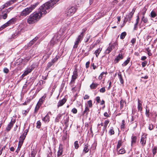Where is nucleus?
Wrapping results in <instances>:
<instances>
[{
	"instance_id": "9b49d317",
	"label": "nucleus",
	"mask_w": 157,
	"mask_h": 157,
	"mask_svg": "<svg viewBox=\"0 0 157 157\" xmlns=\"http://www.w3.org/2000/svg\"><path fill=\"white\" fill-rule=\"evenodd\" d=\"M15 120H11L10 123L8 124L7 127L6 128V130L7 131H9L11 128L12 127L13 124L15 123Z\"/></svg>"
},
{
	"instance_id": "37998d69",
	"label": "nucleus",
	"mask_w": 157,
	"mask_h": 157,
	"mask_svg": "<svg viewBox=\"0 0 157 157\" xmlns=\"http://www.w3.org/2000/svg\"><path fill=\"white\" fill-rule=\"evenodd\" d=\"M13 7H10L8 8V9H6L5 11H3L4 12H6L7 13H9L10 11L13 9Z\"/></svg>"
},
{
	"instance_id": "0e129e2a",
	"label": "nucleus",
	"mask_w": 157,
	"mask_h": 157,
	"mask_svg": "<svg viewBox=\"0 0 157 157\" xmlns=\"http://www.w3.org/2000/svg\"><path fill=\"white\" fill-rule=\"evenodd\" d=\"M8 26V25L7 23H6L5 24L1 26V28L2 29H4L6 27Z\"/></svg>"
},
{
	"instance_id": "1a4fd4ad",
	"label": "nucleus",
	"mask_w": 157,
	"mask_h": 157,
	"mask_svg": "<svg viewBox=\"0 0 157 157\" xmlns=\"http://www.w3.org/2000/svg\"><path fill=\"white\" fill-rule=\"evenodd\" d=\"M89 150V145L88 144H84V148L83 150V154H85L88 152Z\"/></svg>"
},
{
	"instance_id": "4d7b16f0",
	"label": "nucleus",
	"mask_w": 157,
	"mask_h": 157,
	"mask_svg": "<svg viewBox=\"0 0 157 157\" xmlns=\"http://www.w3.org/2000/svg\"><path fill=\"white\" fill-rule=\"evenodd\" d=\"M63 151L60 150H58V151L57 156H59L61 155L62 154V152Z\"/></svg>"
},
{
	"instance_id": "c9c22d12",
	"label": "nucleus",
	"mask_w": 157,
	"mask_h": 157,
	"mask_svg": "<svg viewBox=\"0 0 157 157\" xmlns=\"http://www.w3.org/2000/svg\"><path fill=\"white\" fill-rule=\"evenodd\" d=\"M125 150L124 149H120L117 152L118 154H123L125 152Z\"/></svg>"
},
{
	"instance_id": "c756f323",
	"label": "nucleus",
	"mask_w": 157,
	"mask_h": 157,
	"mask_svg": "<svg viewBox=\"0 0 157 157\" xmlns=\"http://www.w3.org/2000/svg\"><path fill=\"white\" fill-rule=\"evenodd\" d=\"M130 60V58H129L125 60L124 63L122 64V66H126L127 65L128 63L129 62Z\"/></svg>"
},
{
	"instance_id": "13d9d810",
	"label": "nucleus",
	"mask_w": 157,
	"mask_h": 157,
	"mask_svg": "<svg viewBox=\"0 0 157 157\" xmlns=\"http://www.w3.org/2000/svg\"><path fill=\"white\" fill-rule=\"evenodd\" d=\"M29 83H30V82H29V81L28 80H27L26 82V83L23 86V89L25 88L27 86V84H29Z\"/></svg>"
},
{
	"instance_id": "09e8293b",
	"label": "nucleus",
	"mask_w": 157,
	"mask_h": 157,
	"mask_svg": "<svg viewBox=\"0 0 157 157\" xmlns=\"http://www.w3.org/2000/svg\"><path fill=\"white\" fill-rule=\"evenodd\" d=\"M154 128L153 125L151 124H149V126L148 127V128L150 130H152Z\"/></svg>"
},
{
	"instance_id": "a19ab883",
	"label": "nucleus",
	"mask_w": 157,
	"mask_h": 157,
	"mask_svg": "<svg viewBox=\"0 0 157 157\" xmlns=\"http://www.w3.org/2000/svg\"><path fill=\"white\" fill-rule=\"evenodd\" d=\"M150 14H151V17H153V18L155 17L156 16V13L153 11H152L151 12Z\"/></svg>"
},
{
	"instance_id": "423d86ee",
	"label": "nucleus",
	"mask_w": 157,
	"mask_h": 157,
	"mask_svg": "<svg viewBox=\"0 0 157 157\" xmlns=\"http://www.w3.org/2000/svg\"><path fill=\"white\" fill-rule=\"evenodd\" d=\"M117 42H114L112 44H109V46L105 51L106 54H109L115 47H117Z\"/></svg>"
},
{
	"instance_id": "680f3d73",
	"label": "nucleus",
	"mask_w": 157,
	"mask_h": 157,
	"mask_svg": "<svg viewBox=\"0 0 157 157\" xmlns=\"http://www.w3.org/2000/svg\"><path fill=\"white\" fill-rule=\"evenodd\" d=\"M71 112L74 113L75 114L77 112V109L75 108H73Z\"/></svg>"
},
{
	"instance_id": "b1692460",
	"label": "nucleus",
	"mask_w": 157,
	"mask_h": 157,
	"mask_svg": "<svg viewBox=\"0 0 157 157\" xmlns=\"http://www.w3.org/2000/svg\"><path fill=\"white\" fill-rule=\"evenodd\" d=\"M63 114H59L56 117L55 121L56 122H58L60 118L63 115Z\"/></svg>"
},
{
	"instance_id": "4c0bfd02",
	"label": "nucleus",
	"mask_w": 157,
	"mask_h": 157,
	"mask_svg": "<svg viewBox=\"0 0 157 157\" xmlns=\"http://www.w3.org/2000/svg\"><path fill=\"white\" fill-rule=\"evenodd\" d=\"M74 145L75 149H78L79 147L78 142L77 141H75L74 142Z\"/></svg>"
},
{
	"instance_id": "2f4dec72",
	"label": "nucleus",
	"mask_w": 157,
	"mask_h": 157,
	"mask_svg": "<svg viewBox=\"0 0 157 157\" xmlns=\"http://www.w3.org/2000/svg\"><path fill=\"white\" fill-rule=\"evenodd\" d=\"M107 72H102L100 74V75L99 76V77H98V79L99 80H100L102 78V76H103V75H104V74L107 75Z\"/></svg>"
},
{
	"instance_id": "e433bc0d",
	"label": "nucleus",
	"mask_w": 157,
	"mask_h": 157,
	"mask_svg": "<svg viewBox=\"0 0 157 157\" xmlns=\"http://www.w3.org/2000/svg\"><path fill=\"white\" fill-rule=\"evenodd\" d=\"M15 19L14 18H12L10 20L6 23L8 25V26L12 24L15 21Z\"/></svg>"
},
{
	"instance_id": "6ab92c4d",
	"label": "nucleus",
	"mask_w": 157,
	"mask_h": 157,
	"mask_svg": "<svg viewBox=\"0 0 157 157\" xmlns=\"http://www.w3.org/2000/svg\"><path fill=\"white\" fill-rule=\"evenodd\" d=\"M119 78V79L120 82L122 84H123L124 83V80H123L122 76L121 74V72H119L117 74Z\"/></svg>"
},
{
	"instance_id": "79ce46f5",
	"label": "nucleus",
	"mask_w": 157,
	"mask_h": 157,
	"mask_svg": "<svg viewBox=\"0 0 157 157\" xmlns=\"http://www.w3.org/2000/svg\"><path fill=\"white\" fill-rule=\"evenodd\" d=\"M109 122V121L108 120H107L104 121V125H103L104 127L107 128V126Z\"/></svg>"
},
{
	"instance_id": "7ed1b4c3",
	"label": "nucleus",
	"mask_w": 157,
	"mask_h": 157,
	"mask_svg": "<svg viewBox=\"0 0 157 157\" xmlns=\"http://www.w3.org/2000/svg\"><path fill=\"white\" fill-rule=\"evenodd\" d=\"M39 4L38 2L33 5H31L30 6L28 7L24 10L21 13V16H26L31 12L32 10Z\"/></svg>"
},
{
	"instance_id": "774afa93",
	"label": "nucleus",
	"mask_w": 157,
	"mask_h": 157,
	"mask_svg": "<svg viewBox=\"0 0 157 157\" xmlns=\"http://www.w3.org/2000/svg\"><path fill=\"white\" fill-rule=\"evenodd\" d=\"M35 153L34 151H32L31 153V156H29V157H34L35 156Z\"/></svg>"
},
{
	"instance_id": "9d476101",
	"label": "nucleus",
	"mask_w": 157,
	"mask_h": 157,
	"mask_svg": "<svg viewBox=\"0 0 157 157\" xmlns=\"http://www.w3.org/2000/svg\"><path fill=\"white\" fill-rule=\"evenodd\" d=\"M58 59V58L57 57V56L56 57L51 61L48 63L47 67L48 68H49L51 67L53 64Z\"/></svg>"
},
{
	"instance_id": "ddd939ff",
	"label": "nucleus",
	"mask_w": 157,
	"mask_h": 157,
	"mask_svg": "<svg viewBox=\"0 0 157 157\" xmlns=\"http://www.w3.org/2000/svg\"><path fill=\"white\" fill-rule=\"evenodd\" d=\"M123 58L122 56L121 55L119 54L118 56L115 58L114 59V63H117L119 60L122 59Z\"/></svg>"
},
{
	"instance_id": "dca6fc26",
	"label": "nucleus",
	"mask_w": 157,
	"mask_h": 157,
	"mask_svg": "<svg viewBox=\"0 0 157 157\" xmlns=\"http://www.w3.org/2000/svg\"><path fill=\"white\" fill-rule=\"evenodd\" d=\"M138 109L140 111L142 109V102L139 99H138Z\"/></svg>"
},
{
	"instance_id": "3c124183",
	"label": "nucleus",
	"mask_w": 157,
	"mask_h": 157,
	"mask_svg": "<svg viewBox=\"0 0 157 157\" xmlns=\"http://www.w3.org/2000/svg\"><path fill=\"white\" fill-rule=\"evenodd\" d=\"M17 35V33H14L13 34L12 36H11L10 38H10L11 39L14 38Z\"/></svg>"
},
{
	"instance_id": "052dcab7",
	"label": "nucleus",
	"mask_w": 157,
	"mask_h": 157,
	"mask_svg": "<svg viewBox=\"0 0 157 157\" xmlns=\"http://www.w3.org/2000/svg\"><path fill=\"white\" fill-rule=\"evenodd\" d=\"M101 125V126H103V123H101L100 124H98V131H99L100 130H101V127H99V126Z\"/></svg>"
},
{
	"instance_id": "69168bd1",
	"label": "nucleus",
	"mask_w": 157,
	"mask_h": 157,
	"mask_svg": "<svg viewBox=\"0 0 157 157\" xmlns=\"http://www.w3.org/2000/svg\"><path fill=\"white\" fill-rule=\"evenodd\" d=\"M9 69L7 68H5L3 69V71L5 73H7L9 72Z\"/></svg>"
},
{
	"instance_id": "0eeeda50",
	"label": "nucleus",
	"mask_w": 157,
	"mask_h": 157,
	"mask_svg": "<svg viewBox=\"0 0 157 157\" xmlns=\"http://www.w3.org/2000/svg\"><path fill=\"white\" fill-rule=\"evenodd\" d=\"M147 134H143L142 136L140 139V143L142 147L145 146L146 144V141L147 139Z\"/></svg>"
},
{
	"instance_id": "20e7f679",
	"label": "nucleus",
	"mask_w": 157,
	"mask_h": 157,
	"mask_svg": "<svg viewBox=\"0 0 157 157\" xmlns=\"http://www.w3.org/2000/svg\"><path fill=\"white\" fill-rule=\"evenodd\" d=\"M85 32V29H83L82 32L79 35L77 38L76 39L75 41V44L73 46V48H77L79 44V43L81 42L84 36V33Z\"/></svg>"
},
{
	"instance_id": "8fccbe9b",
	"label": "nucleus",
	"mask_w": 157,
	"mask_h": 157,
	"mask_svg": "<svg viewBox=\"0 0 157 157\" xmlns=\"http://www.w3.org/2000/svg\"><path fill=\"white\" fill-rule=\"evenodd\" d=\"M141 21H143L144 23H146L147 21V19L146 18H145L144 16H143L141 19Z\"/></svg>"
},
{
	"instance_id": "412c9836",
	"label": "nucleus",
	"mask_w": 157,
	"mask_h": 157,
	"mask_svg": "<svg viewBox=\"0 0 157 157\" xmlns=\"http://www.w3.org/2000/svg\"><path fill=\"white\" fill-rule=\"evenodd\" d=\"M102 50V48H99L96 50L94 52V54H95L97 57H98L100 53L101 52V51Z\"/></svg>"
},
{
	"instance_id": "603ef678",
	"label": "nucleus",
	"mask_w": 157,
	"mask_h": 157,
	"mask_svg": "<svg viewBox=\"0 0 157 157\" xmlns=\"http://www.w3.org/2000/svg\"><path fill=\"white\" fill-rule=\"evenodd\" d=\"M72 75L78 77V75L77 70L75 69L74 70L73 72V75Z\"/></svg>"
},
{
	"instance_id": "a878e982",
	"label": "nucleus",
	"mask_w": 157,
	"mask_h": 157,
	"mask_svg": "<svg viewBox=\"0 0 157 157\" xmlns=\"http://www.w3.org/2000/svg\"><path fill=\"white\" fill-rule=\"evenodd\" d=\"M131 139L132 144H135L136 141L137 137L136 136H132L131 137Z\"/></svg>"
},
{
	"instance_id": "7c9ffc66",
	"label": "nucleus",
	"mask_w": 157,
	"mask_h": 157,
	"mask_svg": "<svg viewBox=\"0 0 157 157\" xmlns=\"http://www.w3.org/2000/svg\"><path fill=\"white\" fill-rule=\"evenodd\" d=\"M87 106L88 107L92 108V107L93 104L92 103V101L91 100H90L87 101Z\"/></svg>"
},
{
	"instance_id": "bb28decb",
	"label": "nucleus",
	"mask_w": 157,
	"mask_h": 157,
	"mask_svg": "<svg viewBox=\"0 0 157 157\" xmlns=\"http://www.w3.org/2000/svg\"><path fill=\"white\" fill-rule=\"evenodd\" d=\"M157 147H153L152 149V155H153V156H154L156 154L157 152Z\"/></svg>"
},
{
	"instance_id": "49530a36",
	"label": "nucleus",
	"mask_w": 157,
	"mask_h": 157,
	"mask_svg": "<svg viewBox=\"0 0 157 157\" xmlns=\"http://www.w3.org/2000/svg\"><path fill=\"white\" fill-rule=\"evenodd\" d=\"M5 12V13H4L3 15H2V17L3 19H6L7 17V14L9 13H7L6 12H3V13Z\"/></svg>"
},
{
	"instance_id": "58836bf2",
	"label": "nucleus",
	"mask_w": 157,
	"mask_h": 157,
	"mask_svg": "<svg viewBox=\"0 0 157 157\" xmlns=\"http://www.w3.org/2000/svg\"><path fill=\"white\" fill-rule=\"evenodd\" d=\"M39 108V100L38 101L36 105V106L35 109V112H37Z\"/></svg>"
},
{
	"instance_id": "ea45409f",
	"label": "nucleus",
	"mask_w": 157,
	"mask_h": 157,
	"mask_svg": "<svg viewBox=\"0 0 157 157\" xmlns=\"http://www.w3.org/2000/svg\"><path fill=\"white\" fill-rule=\"evenodd\" d=\"M8 6L6 3L5 4L2 6L0 8V12L3 9H4L5 7H7Z\"/></svg>"
},
{
	"instance_id": "5701e85b",
	"label": "nucleus",
	"mask_w": 157,
	"mask_h": 157,
	"mask_svg": "<svg viewBox=\"0 0 157 157\" xmlns=\"http://www.w3.org/2000/svg\"><path fill=\"white\" fill-rule=\"evenodd\" d=\"M89 109L88 106H86L85 108V110L83 113V114L84 115H87L89 112Z\"/></svg>"
},
{
	"instance_id": "6e6552de",
	"label": "nucleus",
	"mask_w": 157,
	"mask_h": 157,
	"mask_svg": "<svg viewBox=\"0 0 157 157\" xmlns=\"http://www.w3.org/2000/svg\"><path fill=\"white\" fill-rule=\"evenodd\" d=\"M26 136H25V134H22L20 136L18 143V147H21Z\"/></svg>"
},
{
	"instance_id": "2eb2a0df",
	"label": "nucleus",
	"mask_w": 157,
	"mask_h": 157,
	"mask_svg": "<svg viewBox=\"0 0 157 157\" xmlns=\"http://www.w3.org/2000/svg\"><path fill=\"white\" fill-rule=\"evenodd\" d=\"M64 124L67 127L68 125V122L69 121V116L68 115L66 114L64 116Z\"/></svg>"
},
{
	"instance_id": "f03ea898",
	"label": "nucleus",
	"mask_w": 157,
	"mask_h": 157,
	"mask_svg": "<svg viewBox=\"0 0 157 157\" xmlns=\"http://www.w3.org/2000/svg\"><path fill=\"white\" fill-rule=\"evenodd\" d=\"M39 11H35L31 14L27 19V22L30 24H33L39 21Z\"/></svg>"
},
{
	"instance_id": "cd10ccee",
	"label": "nucleus",
	"mask_w": 157,
	"mask_h": 157,
	"mask_svg": "<svg viewBox=\"0 0 157 157\" xmlns=\"http://www.w3.org/2000/svg\"><path fill=\"white\" fill-rule=\"evenodd\" d=\"M18 0H11L9 2H8L6 3H7L8 6H10L11 5L13 4L14 3L16 2Z\"/></svg>"
},
{
	"instance_id": "473e14b6",
	"label": "nucleus",
	"mask_w": 157,
	"mask_h": 157,
	"mask_svg": "<svg viewBox=\"0 0 157 157\" xmlns=\"http://www.w3.org/2000/svg\"><path fill=\"white\" fill-rule=\"evenodd\" d=\"M122 142L121 140H119L117 147V150L118 151V149L120 148Z\"/></svg>"
},
{
	"instance_id": "de8ad7c7",
	"label": "nucleus",
	"mask_w": 157,
	"mask_h": 157,
	"mask_svg": "<svg viewBox=\"0 0 157 157\" xmlns=\"http://www.w3.org/2000/svg\"><path fill=\"white\" fill-rule=\"evenodd\" d=\"M147 63V61L146 60H145L142 63V67H144L146 66Z\"/></svg>"
},
{
	"instance_id": "39448f33",
	"label": "nucleus",
	"mask_w": 157,
	"mask_h": 157,
	"mask_svg": "<svg viewBox=\"0 0 157 157\" xmlns=\"http://www.w3.org/2000/svg\"><path fill=\"white\" fill-rule=\"evenodd\" d=\"M77 8L76 6H71V7L68 8L66 12L65 16L66 17H70L72 16L76 12Z\"/></svg>"
},
{
	"instance_id": "f8f14e48",
	"label": "nucleus",
	"mask_w": 157,
	"mask_h": 157,
	"mask_svg": "<svg viewBox=\"0 0 157 157\" xmlns=\"http://www.w3.org/2000/svg\"><path fill=\"white\" fill-rule=\"evenodd\" d=\"M66 101L67 100L65 98H64L61 100H60L57 104L58 108H59V107L63 105L66 102Z\"/></svg>"
},
{
	"instance_id": "a18cd8bd",
	"label": "nucleus",
	"mask_w": 157,
	"mask_h": 157,
	"mask_svg": "<svg viewBox=\"0 0 157 157\" xmlns=\"http://www.w3.org/2000/svg\"><path fill=\"white\" fill-rule=\"evenodd\" d=\"M109 133L110 134V135H113L114 133V132L113 129V127H111V129L109 131Z\"/></svg>"
},
{
	"instance_id": "864d4df0",
	"label": "nucleus",
	"mask_w": 157,
	"mask_h": 157,
	"mask_svg": "<svg viewBox=\"0 0 157 157\" xmlns=\"http://www.w3.org/2000/svg\"><path fill=\"white\" fill-rule=\"evenodd\" d=\"M105 91V87H103L101 88L99 90V91L100 93H104Z\"/></svg>"
},
{
	"instance_id": "72a5a7b5",
	"label": "nucleus",
	"mask_w": 157,
	"mask_h": 157,
	"mask_svg": "<svg viewBox=\"0 0 157 157\" xmlns=\"http://www.w3.org/2000/svg\"><path fill=\"white\" fill-rule=\"evenodd\" d=\"M146 112H145V114L146 117H149V109H147V106H146Z\"/></svg>"
},
{
	"instance_id": "f257e3e1",
	"label": "nucleus",
	"mask_w": 157,
	"mask_h": 157,
	"mask_svg": "<svg viewBox=\"0 0 157 157\" xmlns=\"http://www.w3.org/2000/svg\"><path fill=\"white\" fill-rule=\"evenodd\" d=\"M59 0H51L43 5L40 7V18L48 12H49V10L52 9L54 5L56 4Z\"/></svg>"
},
{
	"instance_id": "393cba45",
	"label": "nucleus",
	"mask_w": 157,
	"mask_h": 157,
	"mask_svg": "<svg viewBox=\"0 0 157 157\" xmlns=\"http://www.w3.org/2000/svg\"><path fill=\"white\" fill-rule=\"evenodd\" d=\"M49 119L50 118L48 115V114H47L43 118L42 120L44 122H48L49 121Z\"/></svg>"
},
{
	"instance_id": "4be33fe9",
	"label": "nucleus",
	"mask_w": 157,
	"mask_h": 157,
	"mask_svg": "<svg viewBox=\"0 0 157 157\" xmlns=\"http://www.w3.org/2000/svg\"><path fill=\"white\" fill-rule=\"evenodd\" d=\"M98 85V84L95 83L93 82L90 85V87L91 89H95L97 87Z\"/></svg>"
},
{
	"instance_id": "338daca9",
	"label": "nucleus",
	"mask_w": 157,
	"mask_h": 157,
	"mask_svg": "<svg viewBox=\"0 0 157 157\" xmlns=\"http://www.w3.org/2000/svg\"><path fill=\"white\" fill-rule=\"evenodd\" d=\"M146 10H147V9L145 7H144L143 9L142 13H143V15H144L145 14Z\"/></svg>"
},
{
	"instance_id": "6e6d98bb",
	"label": "nucleus",
	"mask_w": 157,
	"mask_h": 157,
	"mask_svg": "<svg viewBox=\"0 0 157 157\" xmlns=\"http://www.w3.org/2000/svg\"><path fill=\"white\" fill-rule=\"evenodd\" d=\"M138 24V23L137 22H136V23L134 24V27L133 29L134 30H136L137 29V25Z\"/></svg>"
},
{
	"instance_id": "a211bd4d",
	"label": "nucleus",
	"mask_w": 157,
	"mask_h": 157,
	"mask_svg": "<svg viewBox=\"0 0 157 157\" xmlns=\"http://www.w3.org/2000/svg\"><path fill=\"white\" fill-rule=\"evenodd\" d=\"M77 77L76 76L72 75L71 77V80L70 83V84L71 86H74V84L75 83V79L77 78Z\"/></svg>"
},
{
	"instance_id": "e2e57ef3",
	"label": "nucleus",
	"mask_w": 157,
	"mask_h": 157,
	"mask_svg": "<svg viewBox=\"0 0 157 157\" xmlns=\"http://www.w3.org/2000/svg\"><path fill=\"white\" fill-rule=\"evenodd\" d=\"M136 41V39L135 38H132L131 41V43L132 44V45H133Z\"/></svg>"
},
{
	"instance_id": "5fc2aeb1",
	"label": "nucleus",
	"mask_w": 157,
	"mask_h": 157,
	"mask_svg": "<svg viewBox=\"0 0 157 157\" xmlns=\"http://www.w3.org/2000/svg\"><path fill=\"white\" fill-rule=\"evenodd\" d=\"M32 70V68L30 67L29 68H27V69L26 70V71L27 72H28V73H29L31 72Z\"/></svg>"
},
{
	"instance_id": "4468645a",
	"label": "nucleus",
	"mask_w": 157,
	"mask_h": 157,
	"mask_svg": "<svg viewBox=\"0 0 157 157\" xmlns=\"http://www.w3.org/2000/svg\"><path fill=\"white\" fill-rule=\"evenodd\" d=\"M47 157H53L52 153L50 147L48 148L47 152Z\"/></svg>"
},
{
	"instance_id": "c85d7f7f",
	"label": "nucleus",
	"mask_w": 157,
	"mask_h": 157,
	"mask_svg": "<svg viewBox=\"0 0 157 157\" xmlns=\"http://www.w3.org/2000/svg\"><path fill=\"white\" fill-rule=\"evenodd\" d=\"M126 35V33L125 32L122 33L120 35V38L121 39H124Z\"/></svg>"
},
{
	"instance_id": "f704fd0d",
	"label": "nucleus",
	"mask_w": 157,
	"mask_h": 157,
	"mask_svg": "<svg viewBox=\"0 0 157 157\" xmlns=\"http://www.w3.org/2000/svg\"><path fill=\"white\" fill-rule=\"evenodd\" d=\"M124 101L122 99L120 101V109H122L124 105Z\"/></svg>"
},
{
	"instance_id": "c03bdc74",
	"label": "nucleus",
	"mask_w": 157,
	"mask_h": 157,
	"mask_svg": "<svg viewBox=\"0 0 157 157\" xmlns=\"http://www.w3.org/2000/svg\"><path fill=\"white\" fill-rule=\"evenodd\" d=\"M147 51L148 55L149 56H151V50L149 47H147L145 49Z\"/></svg>"
},
{
	"instance_id": "bf43d9fd",
	"label": "nucleus",
	"mask_w": 157,
	"mask_h": 157,
	"mask_svg": "<svg viewBox=\"0 0 157 157\" xmlns=\"http://www.w3.org/2000/svg\"><path fill=\"white\" fill-rule=\"evenodd\" d=\"M63 144H60L59 148V150L63 151Z\"/></svg>"
},
{
	"instance_id": "aec40b11",
	"label": "nucleus",
	"mask_w": 157,
	"mask_h": 157,
	"mask_svg": "<svg viewBox=\"0 0 157 157\" xmlns=\"http://www.w3.org/2000/svg\"><path fill=\"white\" fill-rule=\"evenodd\" d=\"M46 97V95L44 94L40 98V106L42 105L45 100V98Z\"/></svg>"
},
{
	"instance_id": "f3484780",
	"label": "nucleus",
	"mask_w": 157,
	"mask_h": 157,
	"mask_svg": "<svg viewBox=\"0 0 157 157\" xmlns=\"http://www.w3.org/2000/svg\"><path fill=\"white\" fill-rule=\"evenodd\" d=\"M135 12V10L134 9H132V10L131 12L128 15H127L126 16H127V17L128 18V19H129V21H130L131 18H132L134 13Z\"/></svg>"
}]
</instances>
